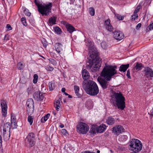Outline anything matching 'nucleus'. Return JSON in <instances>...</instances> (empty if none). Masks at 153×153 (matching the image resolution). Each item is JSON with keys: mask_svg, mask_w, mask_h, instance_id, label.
<instances>
[{"mask_svg": "<svg viewBox=\"0 0 153 153\" xmlns=\"http://www.w3.org/2000/svg\"><path fill=\"white\" fill-rule=\"evenodd\" d=\"M90 54V59L86 63V67L88 69H90L92 67L91 71L95 72L101 66V62L98 55L97 48L90 41L87 44Z\"/></svg>", "mask_w": 153, "mask_h": 153, "instance_id": "nucleus-1", "label": "nucleus"}, {"mask_svg": "<svg viewBox=\"0 0 153 153\" xmlns=\"http://www.w3.org/2000/svg\"><path fill=\"white\" fill-rule=\"evenodd\" d=\"M82 85L83 89L88 94L94 96L99 93L98 87L96 83L93 81H84Z\"/></svg>", "mask_w": 153, "mask_h": 153, "instance_id": "nucleus-2", "label": "nucleus"}, {"mask_svg": "<svg viewBox=\"0 0 153 153\" xmlns=\"http://www.w3.org/2000/svg\"><path fill=\"white\" fill-rule=\"evenodd\" d=\"M34 1L37 7L38 11L42 16H48L51 13L52 7V2H48L42 4H40L38 0H34Z\"/></svg>", "mask_w": 153, "mask_h": 153, "instance_id": "nucleus-3", "label": "nucleus"}, {"mask_svg": "<svg viewBox=\"0 0 153 153\" xmlns=\"http://www.w3.org/2000/svg\"><path fill=\"white\" fill-rule=\"evenodd\" d=\"M117 68V66L116 65L105 67L101 73V75L105 77L107 79L110 80L113 76L117 73L116 70Z\"/></svg>", "mask_w": 153, "mask_h": 153, "instance_id": "nucleus-4", "label": "nucleus"}, {"mask_svg": "<svg viewBox=\"0 0 153 153\" xmlns=\"http://www.w3.org/2000/svg\"><path fill=\"white\" fill-rule=\"evenodd\" d=\"M114 96L115 100L116 105L118 109L123 110L126 107L125 98L122 93H115Z\"/></svg>", "mask_w": 153, "mask_h": 153, "instance_id": "nucleus-5", "label": "nucleus"}, {"mask_svg": "<svg viewBox=\"0 0 153 153\" xmlns=\"http://www.w3.org/2000/svg\"><path fill=\"white\" fill-rule=\"evenodd\" d=\"M129 145L131 149L134 152H139L142 148V143L137 139H133L130 140Z\"/></svg>", "mask_w": 153, "mask_h": 153, "instance_id": "nucleus-6", "label": "nucleus"}, {"mask_svg": "<svg viewBox=\"0 0 153 153\" xmlns=\"http://www.w3.org/2000/svg\"><path fill=\"white\" fill-rule=\"evenodd\" d=\"M35 135L33 133H30L25 139V146L28 148L33 147L35 144Z\"/></svg>", "mask_w": 153, "mask_h": 153, "instance_id": "nucleus-7", "label": "nucleus"}, {"mask_svg": "<svg viewBox=\"0 0 153 153\" xmlns=\"http://www.w3.org/2000/svg\"><path fill=\"white\" fill-rule=\"evenodd\" d=\"M78 131L80 134H86L89 130L88 126L85 123L83 122L79 123L76 126Z\"/></svg>", "mask_w": 153, "mask_h": 153, "instance_id": "nucleus-8", "label": "nucleus"}, {"mask_svg": "<svg viewBox=\"0 0 153 153\" xmlns=\"http://www.w3.org/2000/svg\"><path fill=\"white\" fill-rule=\"evenodd\" d=\"M26 105L27 106L26 109L28 115H31L33 113L34 110V103L33 100L32 98L28 99L26 102Z\"/></svg>", "mask_w": 153, "mask_h": 153, "instance_id": "nucleus-9", "label": "nucleus"}, {"mask_svg": "<svg viewBox=\"0 0 153 153\" xmlns=\"http://www.w3.org/2000/svg\"><path fill=\"white\" fill-rule=\"evenodd\" d=\"M10 124L9 122L5 123L4 125L3 135L4 138L8 139L10 137V130L11 128Z\"/></svg>", "mask_w": 153, "mask_h": 153, "instance_id": "nucleus-10", "label": "nucleus"}, {"mask_svg": "<svg viewBox=\"0 0 153 153\" xmlns=\"http://www.w3.org/2000/svg\"><path fill=\"white\" fill-rule=\"evenodd\" d=\"M101 77H99L97 79V81L100 84L102 88L103 89H105L108 87V81H109L105 77L102 76L101 75Z\"/></svg>", "mask_w": 153, "mask_h": 153, "instance_id": "nucleus-11", "label": "nucleus"}, {"mask_svg": "<svg viewBox=\"0 0 153 153\" xmlns=\"http://www.w3.org/2000/svg\"><path fill=\"white\" fill-rule=\"evenodd\" d=\"M111 131L113 133L118 136L124 132L125 129L122 126L118 125L113 127L111 128Z\"/></svg>", "mask_w": 153, "mask_h": 153, "instance_id": "nucleus-12", "label": "nucleus"}, {"mask_svg": "<svg viewBox=\"0 0 153 153\" xmlns=\"http://www.w3.org/2000/svg\"><path fill=\"white\" fill-rule=\"evenodd\" d=\"M61 23L65 26L67 31L70 33L71 34L74 31L76 30L74 27L66 21H62Z\"/></svg>", "mask_w": 153, "mask_h": 153, "instance_id": "nucleus-13", "label": "nucleus"}, {"mask_svg": "<svg viewBox=\"0 0 153 153\" xmlns=\"http://www.w3.org/2000/svg\"><path fill=\"white\" fill-rule=\"evenodd\" d=\"M144 72V76L147 78L149 77H153V71L148 67H146L144 68L143 70Z\"/></svg>", "mask_w": 153, "mask_h": 153, "instance_id": "nucleus-14", "label": "nucleus"}, {"mask_svg": "<svg viewBox=\"0 0 153 153\" xmlns=\"http://www.w3.org/2000/svg\"><path fill=\"white\" fill-rule=\"evenodd\" d=\"M33 97L36 100L38 101H41L43 100L44 96L43 93L39 91H38L34 93L33 94Z\"/></svg>", "mask_w": 153, "mask_h": 153, "instance_id": "nucleus-15", "label": "nucleus"}, {"mask_svg": "<svg viewBox=\"0 0 153 153\" xmlns=\"http://www.w3.org/2000/svg\"><path fill=\"white\" fill-rule=\"evenodd\" d=\"M113 33L114 38L117 40H121L124 38V34L121 31H115Z\"/></svg>", "mask_w": 153, "mask_h": 153, "instance_id": "nucleus-16", "label": "nucleus"}, {"mask_svg": "<svg viewBox=\"0 0 153 153\" xmlns=\"http://www.w3.org/2000/svg\"><path fill=\"white\" fill-rule=\"evenodd\" d=\"M110 20L108 19L104 22V25L106 29L110 32H112L114 30V28L110 24Z\"/></svg>", "mask_w": 153, "mask_h": 153, "instance_id": "nucleus-17", "label": "nucleus"}, {"mask_svg": "<svg viewBox=\"0 0 153 153\" xmlns=\"http://www.w3.org/2000/svg\"><path fill=\"white\" fill-rule=\"evenodd\" d=\"M135 64L136 65L132 69V71L134 72H137L140 71L142 68L144 67V65L141 63L137 62Z\"/></svg>", "mask_w": 153, "mask_h": 153, "instance_id": "nucleus-18", "label": "nucleus"}, {"mask_svg": "<svg viewBox=\"0 0 153 153\" xmlns=\"http://www.w3.org/2000/svg\"><path fill=\"white\" fill-rule=\"evenodd\" d=\"M61 98L60 97H57L55 100L54 102V106L57 111H59L61 107L60 102L61 101Z\"/></svg>", "mask_w": 153, "mask_h": 153, "instance_id": "nucleus-19", "label": "nucleus"}, {"mask_svg": "<svg viewBox=\"0 0 153 153\" xmlns=\"http://www.w3.org/2000/svg\"><path fill=\"white\" fill-rule=\"evenodd\" d=\"M82 76L84 79L86 80L89 79L90 75L88 72L85 69L82 70Z\"/></svg>", "mask_w": 153, "mask_h": 153, "instance_id": "nucleus-20", "label": "nucleus"}, {"mask_svg": "<svg viewBox=\"0 0 153 153\" xmlns=\"http://www.w3.org/2000/svg\"><path fill=\"white\" fill-rule=\"evenodd\" d=\"M55 47L56 51L58 53H59L63 50V45L60 43H55Z\"/></svg>", "mask_w": 153, "mask_h": 153, "instance_id": "nucleus-21", "label": "nucleus"}, {"mask_svg": "<svg viewBox=\"0 0 153 153\" xmlns=\"http://www.w3.org/2000/svg\"><path fill=\"white\" fill-rule=\"evenodd\" d=\"M98 130V133H102L103 132L106 130L107 126L104 124L100 125V126H97Z\"/></svg>", "mask_w": 153, "mask_h": 153, "instance_id": "nucleus-22", "label": "nucleus"}, {"mask_svg": "<svg viewBox=\"0 0 153 153\" xmlns=\"http://www.w3.org/2000/svg\"><path fill=\"white\" fill-rule=\"evenodd\" d=\"M115 122V119L112 117H109L106 120V123L109 125H112L114 124Z\"/></svg>", "mask_w": 153, "mask_h": 153, "instance_id": "nucleus-23", "label": "nucleus"}, {"mask_svg": "<svg viewBox=\"0 0 153 153\" xmlns=\"http://www.w3.org/2000/svg\"><path fill=\"white\" fill-rule=\"evenodd\" d=\"M57 17L56 16H53L50 18L48 21V25L50 26L55 25Z\"/></svg>", "mask_w": 153, "mask_h": 153, "instance_id": "nucleus-24", "label": "nucleus"}, {"mask_svg": "<svg viewBox=\"0 0 153 153\" xmlns=\"http://www.w3.org/2000/svg\"><path fill=\"white\" fill-rule=\"evenodd\" d=\"M129 66V64L122 65L119 68V71L121 72H124L126 71L127 69L128 68Z\"/></svg>", "mask_w": 153, "mask_h": 153, "instance_id": "nucleus-25", "label": "nucleus"}, {"mask_svg": "<svg viewBox=\"0 0 153 153\" xmlns=\"http://www.w3.org/2000/svg\"><path fill=\"white\" fill-rule=\"evenodd\" d=\"M74 89L76 96L78 98L81 97L82 96V95L79 92V87L77 85H75L74 86Z\"/></svg>", "mask_w": 153, "mask_h": 153, "instance_id": "nucleus-26", "label": "nucleus"}, {"mask_svg": "<svg viewBox=\"0 0 153 153\" xmlns=\"http://www.w3.org/2000/svg\"><path fill=\"white\" fill-rule=\"evenodd\" d=\"M1 109H7V102L5 100H2L1 101Z\"/></svg>", "mask_w": 153, "mask_h": 153, "instance_id": "nucleus-27", "label": "nucleus"}, {"mask_svg": "<svg viewBox=\"0 0 153 153\" xmlns=\"http://www.w3.org/2000/svg\"><path fill=\"white\" fill-rule=\"evenodd\" d=\"M90 132L92 134H96L98 133L97 127V126H92L90 129Z\"/></svg>", "mask_w": 153, "mask_h": 153, "instance_id": "nucleus-28", "label": "nucleus"}, {"mask_svg": "<svg viewBox=\"0 0 153 153\" xmlns=\"http://www.w3.org/2000/svg\"><path fill=\"white\" fill-rule=\"evenodd\" d=\"M50 116V114H47L46 115L42 117L41 119V122L42 123H44L49 118Z\"/></svg>", "mask_w": 153, "mask_h": 153, "instance_id": "nucleus-29", "label": "nucleus"}, {"mask_svg": "<svg viewBox=\"0 0 153 153\" xmlns=\"http://www.w3.org/2000/svg\"><path fill=\"white\" fill-rule=\"evenodd\" d=\"M115 17L116 18L119 20H122L123 19L124 16H121L120 15L114 13Z\"/></svg>", "mask_w": 153, "mask_h": 153, "instance_id": "nucleus-30", "label": "nucleus"}, {"mask_svg": "<svg viewBox=\"0 0 153 153\" xmlns=\"http://www.w3.org/2000/svg\"><path fill=\"white\" fill-rule=\"evenodd\" d=\"M49 87L50 91H52L54 89L55 87V82H51L49 83Z\"/></svg>", "mask_w": 153, "mask_h": 153, "instance_id": "nucleus-31", "label": "nucleus"}, {"mask_svg": "<svg viewBox=\"0 0 153 153\" xmlns=\"http://www.w3.org/2000/svg\"><path fill=\"white\" fill-rule=\"evenodd\" d=\"M128 139V137L126 135H121L119 137V140L121 141H125Z\"/></svg>", "mask_w": 153, "mask_h": 153, "instance_id": "nucleus-32", "label": "nucleus"}, {"mask_svg": "<svg viewBox=\"0 0 153 153\" xmlns=\"http://www.w3.org/2000/svg\"><path fill=\"white\" fill-rule=\"evenodd\" d=\"M25 67V65L21 62H19L17 64L18 69L20 70H22Z\"/></svg>", "mask_w": 153, "mask_h": 153, "instance_id": "nucleus-33", "label": "nucleus"}, {"mask_svg": "<svg viewBox=\"0 0 153 153\" xmlns=\"http://www.w3.org/2000/svg\"><path fill=\"white\" fill-rule=\"evenodd\" d=\"M30 115H28L29 116L27 118L28 122L29 123L30 125H31L33 122V117L32 116H30Z\"/></svg>", "mask_w": 153, "mask_h": 153, "instance_id": "nucleus-34", "label": "nucleus"}, {"mask_svg": "<svg viewBox=\"0 0 153 153\" xmlns=\"http://www.w3.org/2000/svg\"><path fill=\"white\" fill-rule=\"evenodd\" d=\"M11 122H17V120L16 117V116L13 113H11Z\"/></svg>", "mask_w": 153, "mask_h": 153, "instance_id": "nucleus-35", "label": "nucleus"}, {"mask_svg": "<svg viewBox=\"0 0 153 153\" xmlns=\"http://www.w3.org/2000/svg\"><path fill=\"white\" fill-rule=\"evenodd\" d=\"M89 11L90 14L92 16H93L95 14V10L93 7H90L89 9Z\"/></svg>", "mask_w": 153, "mask_h": 153, "instance_id": "nucleus-36", "label": "nucleus"}, {"mask_svg": "<svg viewBox=\"0 0 153 153\" xmlns=\"http://www.w3.org/2000/svg\"><path fill=\"white\" fill-rule=\"evenodd\" d=\"M11 127L12 129L16 128L17 126V122H11Z\"/></svg>", "mask_w": 153, "mask_h": 153, "instance_id": "nucleus-37", "label": "nucleus"}, {"mask_svg": "<svg viewBox=\"0 0 153 153\" xmlns=\"http://www.w3.org/2000/svg\"><path fill=\"white\" fill-rule=\"evenodd\" d=\"M55 31L57 33V34H60L62 33L61 29L58 27H56L54 29Z\"/></svg>", "mask_w": 153, "mask_h": 153, "instance_id": "nucleus-38", "label": "nucleus"}, {"mask_svg": "<svg viewBox=\"0 0 153 153\" xmlns=\"http://www.w3.org/2000/svg\"><path fill=\"white\" fill-rule=\"evenodd\" d=\"M24 12L25 14L27 16H30L31 15V13L29 12L28 10L26 8H25Z\"/></svg>", "mask_w": 153, "mask_h": 153, "instance_id": "nucleus-39", "label": "nucleus"}, {"mask_svg": "<svg viewBox=\"0 0 153 153\" xmlns=\"http://www.w3.org/2000/svg\"><path fill=\"white\" fill-rule=\"evenodd\" d=\"M86 104V105L89 108H92L93 106L92 101H91L90 100L87 101Z\"/></svg>", "mask_w": 153, "mask_h": 153, "instance_id": "nucleus-40", "label": "nucleus"}, {"mask_svg": "<svg viewBox=\"0 0 153 153\" xmlns=\"http://www.w3.org/2000/svg\"><path fill=\"white\" fill-rule=\"evenodd\" d=\"M38 76L37 74H35L33 76L34 79L33 80V83L34 84H36L37 82L38 79Z\"/></svg>", "mask_w": 153, "mask_h": 153, "instance_id": "nucleus-41", "label": "nucleus"}, {"mask_svg": "<svg viewBox=\"0 0 153 153\" xmlns=\"http://www.w3.org/2000/svg\"><path fill=\"white\" fill-rule=\"evenodd\" d=\"M21 21L23 24L25 26L27 25V23L26 21V18L25 17H22L21 19Z\"/></svg>", "mask_w": 153, "mask_h": 153, "instance_id": "nucleus-42", "label": "nucleus"}, {"mask_svg": "<svg viewBox=\"0 0 153 153\" xmlns=\"http://www.w3.org/2000/svg\"><path fill=\"white\" fill-rule=\"evenodd\" d=\"M7 109H2V115L4 117H6L7 116Z\"/></svg>", "mask_w": 153, "mask_h": 153, "instance_id": "nucleus-43", "label": "nucleus"}, {"mask_svg": "<svg viewBox=\"0 0 153 153\" xmlns=\"http://www.w3.org/2000/svg\"><path fill=\"white\" fill-rule=\"evenodd\" d=\"M138 17L137 14H134L131 16V20L132 21H134Z\"/></svg>", "mask_w": 153, "mask_h": 153, "instance_id": "nucleus-44", "label": "nucleus"}, {"mask_svg": "<svg viewBox=\"0 0 153 153\" xmlns=\"http://www.w3.org/2000/svg\"><path fill=\"white\" fill-rule=\"evenodd\" d=\"M45 69L47 71H52L53 70V68L50 65L47 66Z\"/></svg>", "mask_w": 153, "mask_h": 153, "instance_id": "nucleus-45", "label": "nucleus"}, {"mask_svg": "<svg viewBox=\"0 0 153 153\" xmlns=\"http://www.w3.org/2000/svg\"><path fill=\"white\" fill-rule=\"evenodd\" d=\"M101 47L104 49H105L107 47V45L105 42H102L101 43Z\"/></svg>", "mask_w": 153, "mask_h": 153, "instance_id": "nucleus-46", "label": "nucleus"}, {"mask_svg": "<svg viewBox=\"0 0 153 153\" xmlns=\"http://www.w3.org/2000/svg\"><path fill=\"white\" fill-rule=\"evenodd\" d=\"M140 8V7L139 6H138L134 10V13L137 14V13L139 11Z\"/></svg>", "mask_w": 153, "mask_h": 153, "instance_id": "nucleus-47", "label": "nucleus"}, {"mask_svg": "<svg viewBox=\"0 0 153 153\" xmlns=\"http://www.w3.org/2000/svg\"><path fill=\"white\" fill-rule=\"evenodd\" d=\"M49 60L50 62L53 65H56V62L54 59H50Z\"/></svg>", "mask_w": 153, "mask_h": 153, "instance_id": "nucleus-48", "label": "nucleus"}, {"mask_svg": "<svg viewBox=\"0 0 153 153\" xmlns=\"http://www.w3.org/2000/svg\"><path fill=\"white\" fill-rule=\"evenodd\" d=\"M32 89H33V88L31 87H29L27 89V91L28 92V94L31 93Z\"/></svg>", "mask_w": 153, "mask_h": 153, "instance_id": "nucleus-49", "label": "nucleus"}, {"mask_svg": "<svg viewBox=\"0 0 153 153\" xmlns=\"http://www.w3.org/2000/svg\"><path fill=\"white\" fill-rule=\"evenodd\" d=\"M61 132L62 134L65 135H66L67 134V131L65 129H62L61 130Z\"/></svg>", "mask_w": 153, "mask_h": 153, "instance_id": "nucleus-50", "label": "nucleus"}, {"mask_svg": "<svg viewBox=\"0 0 153 153\" xmlns=\"http://www.w3.org/2000/svg\"><path fill=\"white\" fill-rule=\"evenodd\" d=\"M126 76L128 78H131V77L130 76V72L129 69L127 70V71Z\"/></svg>", "mask_w": 153, "mask_h": 153, "instance_id": "nucleus-51", "label": "nucleus"}, {"mask_svg": "<svg viewBox=\"0 0 153 153\" xmlns=\"http://www.w3.org/2000/svg\"><path fill=\"white\" fill-rule=\"evenodd\" d=\"M141 24L140 23L138 24L136 26V29L137 30H138L141 26Z\"/></svg>", "mask_w": 153, "mask_h": 153, "instance_id": "nucleus-52", "label": "nucleus"}, {"mask_svg": "<svg viewBox=\"0 0 153 153\" xmlns=\"http://www.w3.org/2000/svg\"><path fill=\"white\" fill-rule=\"evenodd\" d=\"M2 146V137L0 135V148Z\"/></svg>", "mask_w": 153, "mask_h": 153, "instance_id": "nucleus-53", "label": "nucleus"}, {"mask_svg": "<svg viewBox=\"0 0 153 153\" xmlns=\"http://www.w3.org/2000/svg\"><path fill=\"white\" fill-rule=\"evenodd\" d=\"M6 27L9 30H11L12 29V27L9 24H7Z\"/></svg>", "mask_w": 153, "mask_h": 153, "instance_id": "nucleus-54", "label": "nucleus"}, {"mask_svg": "<svg viewBox=\"0 0 153 153\" xmlns=\"http://www.w3.org/2000/svg\"><path fill=\"white\" fill-rule=\"evenodd\" d=\"M153 29V23L149 25V30Z\"/></svg>", "mask_w": 153, "mask_h": 153, "instance_id": "nucleus-55", "label": "nucleus"}, {"mask_svg": "<svg viewBox=\"0 0 153 153\" xmlns=\"http://www.w3.org/2000/svg\"><path fill=\"white\" fill-rule=\"evenodd\" d=\"M43 45V46L46 48L47 45V42L45 41L44 42H42Z\"/></svg>", "mask_w": 153, "mask_h": 153, "instance_id": "nucleus-56", "label": "nucleus"}, {"mask_svg": "<svg viewBox=\"0 0 153 153\" xmlns=\"http://www.w3.org/2000/svg\"><path fill=\"white\" fill-rule=\"evenodd\" d=\"M150 115L152 116H152H153V108L152 109V110L150 111V114H149Z\"/></svg>", "mask_w": 153, "mask_h": 153, "instance_id": "nucleus-57", "label": "nucleus"}, {"mask_svg": "<svg viewBox=\"0 0 153 153\" xmlns=\"http://www.w3.org/2000/svg\"><path fill=\"white\" fill-rule=\"evenodd\" d=\"M4 39L6 40H9V38L6 35H5L4 37Z\"/></svg>", "mask_w": 153, "mask_h": 153, "instance_id": "nucleus-58", "label": "nucleus"}, {"mask_svg": "<svg viewBox=\"0 0 153 153\" xmlns=\"http://www.w3.org/2000/svg\"><path fill=\"white\" fill-rule=\"evenodd\" d=\"M59 127L61 128H63L64 127V126L63 124L61 123L60 125L59 126Z\"/></svg>", "mask_w": 153, "mask_h": 153, "instance_id": "nucleus-59", "label": "nucleus"}, {"mask_svg": "<svg viewBox=\"0 0 153 153\" xmlns=\"http://www.w3.org/2000/svg\"><path fill=\"white\" fill-rule=\"evenodd\" d=\"M65 91V88H63L62 89L61 91H62V92L64 93Z\"/></svg>", "mask_w": 153, "mask_h": 153, "instance_id": "nucleus-60", "label": "nucleus"}, {"mask_svg": "<svg viewBox=\"0 0 153 153\" xmlns=\"http://www.w3.org/2000/svg\"><path fill=\"white\" fill-rule=\"evenodd\" d=\"M149 30V26L146 28V31L147 32L148 31H149V30Z\"/></svg>", "mask_w": 153, "mask_h": 153, "instance_id": "nucleus-61", "label": "nucleus"}, {"mask_svg": "<svg viewBox=\"0 0 153 153\" xmlns=\"http://www.w3.org/2000/svg\"><path fill=\"white\" fill-rule=\"evenodd\" d=\"M68 97L69 98H72V97L70 95L68 94Z\"/></svg>", "mask_w": 153, "mask_h": 153, "instance_id": "nucleus-62", "label": "nucleus"}, {"mask_svg": "<svg viewBox=\"0 0 153 153\" xmlns=\"http://www.w3.org/2000/svg\"><path fill=\"white\" fill-rule=\"evenodd\" d=\"M64 93V94L66 96H68V93L65 92Z\"/></svg>", "mask_w": 153, "mask_h": 153, "instance_id": "nucleus-63", "label": "nucleus"}, {"mask_svg": "<svg viewBox=\"0 0 153 153\" xmlns=\"http://www.w3.org/2000/svg\"><path fill=\"white\" fill-rule=\"evenodd\" d=\"M100 151L99 150L97 151V153H100Z\"/></svg>", "mask_w": 153, "mask_h": 153, "instance_id": "nucleus-64", "label": "nucleus"}]
</instances>
